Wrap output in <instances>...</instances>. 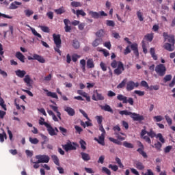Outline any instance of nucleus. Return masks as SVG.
<instances>
[{"mask_svg":"<svg viewBox=\"0 0 175 175\" xmlns=\"http://www.w3.org/2000/svg\"><path fill=\"white\" fill-rule=\"evenodd\" d=\"M155 72L162 77L164 75H166V67L163 64H159L155 67Z\"/></svg>","mask_w":175,"mask_h":175,"instance_id":"obj_1","label":"nucleus"},{"mask_svg":"<svg viewBox=\"0 0 175 175\" xmlns=\"http://www.w3.org/2000/svg\"><path fill=\"white\" fill-rule=\"evenodd\" d=\"M27 59H29V61H31V60L38 61V62H40V64H44V62H46V59H44L43 57L38 54H33L32 56H28Z\"/></svg>","mask_w":175,"mask_h":175,"instance_id":"obj_2","label":"nucleus"},{"mask_svg":"<svg viewBox=\"0 0 175 175\" xmlns=\"http://www.w3.org/2000/svg\"><path fill=\"white\" fill-rule=\"evenodd\" d=\"M163 36L165 39V40H167V42L171 44H175V39H174V36L172 34H167V33L164 32L163 33Z\"/></svg>","mask_w":175,"mask_h":175,"instance_id":"obj_3","label":"nucleus"},{"mask_svg":"<svg viewBox=\"0 0 175 175\" xmlns=\"http://www.w3.org/2000/svg\"><path fill=\"white\" fill-rule=\"evenodd\" d=\"M92 99L96 101L105 100V96H103L102 94L98 92V90H96L92 96Z\"/></svg>","mask_w":175,"mask_h":175,"instance_id":"obj_4","label":"nucleus"},{"mask_svg":"<svg viewBox=\"0 0 175 175\" xmlns=\"http://www.w3.org/2000/svg\"><path fill=\"white\" fill-rule=\"evenodd\" d=\"M36 159H40L42 163H49L50 161V157L46 154H38L36 156Z\"/></svg>","mask_w":175,"mask_h":175,"instance_id":"obj_5","label":"nucleus"},{"mask_svg":"<svg viewBox=\"0 0 175 175\" xmlns=\"http://www.w3.org/2000/svg\"><path fill=\"white\" fill-rule=\"evenodd\" d=\"M124 64L121 62H118V66L116 69L114 70L115 75H117V76H120L121 73H122V71L124 70Z\"/></svg>","mask_w":175,"mask_h":175,"instance_id":"obj_6","label":"nucleus"},{"mask_svg":"<svg viewBox=\"0 0 175 175\" xmlns=\"http://www.w3.org/2000/svg\"><path fill=\"white\" fill-rule=\"evenodd\" d=\"M135 87H139V83H135L132 81H130L126 83V90L128 91H132L135 88Z\"/></svg>","mask_w":175,"mask_h":175,"instance_id":"obj_7","label":"nucleus"},{"mask_svg":"<svg viewBox=\"0 0 175 175\" xmlns=\"http://www.w3.org/2000/svg\"><path fill=\"white\" fill-rule=\"evenodd\" d=\"M53 38L54 43L56 45V47H61V43H62L61 36L59 34L58 35L53 34Z\"/></svg>","mask_w":175,"mask_h":175,"instance_id":"obj_8","label":"nucleus"},{"mask_svg":"<svg viewBox=\"0 0 175 175\" xmlns=\"http://www.w3.org/2000/svg\"><path fill=\"white\" fill-rule=\"evenodd\" d=\"M130 117L133 118L134 121H143L144 120V117H143V116H140L136 113L131 112Z\"/></svg>","mask_w":175,"mask_h":175,"instance_id":"obj_9","label":"nucleus"},{"mask_svg":"<svg viewBox=\"0 0 175 175\" xmlns=\"http://www.w3.org/2000/svg\"><path fill=\"white\" fill-rule=\"evenodd\" d=\"M62 147L65 151H70V150H76V146L72 144V142H69L65 145H62Z\"/></svg>","mask_w":175,"mask_h":175,"instance_id":"obj_10","label":"nucleus"},{"mask_svg":"<svg viewBox=\"0 0 175 175\" xmlns=\"http://www.w3.org/2000/svg\"><path fill=\"white\" fill-rule=\"evenodd\" d=\"M47 131L51 136H57V132L50 124H46Z\"/></svg>","mask_w":175,"mask_h":175,"instance_id":"obj_11","label":"nucleus"},{"mask_svg":"<svg viewBox=\"0 0 175 175\" xmlns=\"http://www.w3.org/2000/svg\"><path fill=\"white\" fill-rule=\"evenodd\" d=\"M105 134H101L100 136L98 137V139L94 137V140H95V142H97L98 144H100L101 146H105Z\"/></svg>","mask_w":175,"mask_h":175,"instance_id":"obj_12","label":"nucleus"},{"mask_svg":"<svg viewBox=\"0 0 175 175\" xmlns=\"http://www.w3.org/2000/svg\"><path fill=\"white\" fill-rule=\"evenodd\" d=\"M163 47L165 50H167V51H174V44H170L169 42H166Z\"/></svg>","mask_w":175,"mask_h":175,"instance_id":"obj_13","label":"nucleus"},{"mask_svg":"<svg viewBox=\"0 0 175 175\" xmlns=\"http://www.w3.org/2000/svg\"><path fill=\"white\" fill-rule=\"evenodd\" d=\"M64 111H66V113H68V116H70V117H73V116L76 114L75 109H73L72 107L66 106L64 107Z\"/></svg>","mask_w":175,"mask_h":175,"instance_id":"obj_14","label":"nucleus"},{"mask_svg":"<svg viewBox=\"0 0 175 175\" xmlns=\"http://www.w3.org/2000/svg\"><path fill=\"white\" fill-rule=\"evenodd\" d=\"M15 74L18 77L23 79L27 75V72L25 70H17L15 71Z\"/></svg>","mask_w":175,"mask_h":175,"instance_id":"obj_15","label":"nucleus"},{"mask_svg":"<svg viewBox=\"0 0 175 175\" xmlns=\"http://www.w3.org/2000/svg\"><path fill=\"white\" fill-rule=\"evenodd\" d=\"M15 56L19 61L22 62L23 63L25 62V56L21 53V52H16Z\"/></svg>","mask_w":175,"mask_h":175,"instance_id":"obj_16","label":"nucleus"},{"mask_svg":"<svg viewBox=\"0 0 175 175\" xmlns=\"http://www.w3.org/2000/svg\"><path fill=\"white\" fill-rule=\"evenodd\" d=\"M100 108L102 110H104L105 111H108L109 113H111L113 114V109L110 107V105L106 104L105 105H100Z\"/></svg>","mask_w":175,"mask_h":175,"instance_id":"obj_17","label":"nucleus"},{"mask_svg":"<svg viewBox=\"0 0 175 175\" xmlns=\"http://www.w3.org/2000/svg\"><path fill=\"white\" fill-rule=\"evenodd\" d=\"M23 81L26 83L27 87H31V83H32V79H31V77L29 75L25 76Z\"/></svg>","mask_w":175,"mask_h":175,"instance_id":"obj_18","label":"nucleus"},{"mask_svg":"<svg viewBox=\"0 0 175 175\" xmlns=\"http://www.w3.org/2000/svg\"><path fill=\"white\" fill-rule=\"evenodd\" d=\"M88 14L89 16H91L92 18H100V14H99V12L89 11Z\"/></svg>","mask_w":175,"mask_h":175,"instance_id":"obj_19","label":"nucleus"},{"mask_svg":"<svg viewBox=\"0 0 175 175\" xmlns=\"http://www.w3.org/2000/svg\"><path fill=\"white\" fill-rule=\"evenodd\" d=\"M131 50H133L134 54L139 57V50L137 49V44H133L131 46Z\"/></svg>","mask_w":175,"mask_h":175,"instance_id":"obj_20","label":"nucleus"},{"mask_svg":"<svg viewBox=\"0 0 175 175\" xmlns=\"http://www.w3.org/2000/svg\"><path fill=\"white\" fill-rule=\"evenodd\" d=\"M21 5H22L21 2L14 1L10 4V9H11L12 10L14 9H17V8H18V6H20ZM17 5H18V6H17Z\"/></svg>","mask_w":175,"mask_h":175,"instance_id":"obj_21","label":"nucleus"},{"mask_svg":"<svg viewBox=\"0 0 175 175\" xmlns=\"http://www.w3.org/2000/svg\"><path fill=\"white\" fill-rule=\"evenodd\" d=\"M81 158L83 161H90L91 160V157L90 156L89 154L85 153V152H81Z\"/></svg>","mask_w":175,"mask_h":175,"instance_id":"obj_22","label":"nucleus"},{"mask_svg":"<svg viewBox=\"0 0 175 175\" xmlns=\"http://www.w3.org/2000/svg\"><path fill=\"white\" fill-rule=\"evenodd\" d=\"M86 65L89 69H92V68H95V64H94V59H89L87 61Z\"/></svg>","mask_w":175,"mask_h":175,"instance_id":"obj_23","label":"nucleus"},{"mask_svg":"<svg viewBox=\"0 0 175 175\" xmlns=\"http://www.w3.org/2000/svg\"><path fill=\"white\" fill-rule=\"evenodd\" d=\"M135 165L136 169H137L138 170H144V165H143V163L139 161H136L135 163Z\"/></svg>","mask_w":175,"mask_h":175,"instance_id":"obj_24","label":"nucleus"},{"mask_svg":"<svg viewBox=\"0 0 175 175\" xmlns=\"http://www.w3.org/2000/svg\"><path fill=\"white\" fill-rule=\"evenodd\" d=\"M54 12L56 14H64V13L66 12V10H65V8L64 7H60L58 9L54 10Z\"/></svg>","mask_w":175,"mask_h":175,"instance_id":"obj_25","label":"nucleus"},{"mask_svg":"<svg viewBox=\"0 0 175 175\" xmlns=\"http://www.w3.org/2000/svg\"><path fill=\"white\" fill-rule=\"evenodd\" d=\"M47 93V96H51V98H54L55 99H58V96L57 95V93L49 92V90H45Z\"/></svg>","mask_w":175,"mask_h":175,"instance_id":"obj_26","label":"nucleus"},{"mask_svg":"<svg viewBox=\"0 0 175 175\" xmlns=\"http://www.w3.org/2000/svg\"><path fill=\"white\" fill-rule=\"evenodd\" d=\"M1 131H3V133H0V142L1 143H3L5 142V139H8V136L6 135V133H5L3 129H1Z\"/></svg>","mask_w":175,"mask_h":175,"instance_id":"obj_27","label":"nucleus"},{"mask_svg":"<svg viewBox=\"0 0 175 175\" xmlns=\"http://www.w3.org/2000/svg\"><path fill=\"white\" fill-rule=\"evenodd\" d=\"M117 99H118V100H122L123 103H128V101H126V96L122 94L118 95Z\"/></svg>","mask_w":175,"mask_h":175,"instance_id":"obj_28","label":"nucleus"},{"mask_svg":"<svg viewBox=\"0 0 175 175\" xmlns=\"http://www.w3.org/2000/svg\"><path fill=\"white\" fill-rule=\"evenodd\" d=\"M100 43H102V39L96 38L94 41H93L92 46L94 47H98V46H99V44H100Z\"/></svg>","mask_w":175,"mask_h":175,"instance_id":"obj_29","label":"nucleus"},{"mask_svg":"<svg viewBox=\"0 0 175 175\" xmlns=\"http://www.w3.org/2000/svg\"><path fill=\"white\" fill-rule=\"evenodd\" d=\"M70 5L72 8H81L83 6V4L79 1H72Z\"/></svg>","mask_w":175,"mask_h":175,"instance_id":"obj_30","label":"nucleus"},{"mask_svg":"<svg viewBox=\"0 0 175 175\" xmlns=\"http://www.w3.org/2000/svg\"><path fill=\"white\" fill-rule=\"evenodd\" d=\"M51 159L53 161L55 165H57V166H59V159H58V157H57V155H52Z\"/></svg>","mask_w":175,"mask_h":175,"instance_id":"obj_31","label":"nucleus"},{"mask_svg":"<svg viewBox=\"0 0 175 175\" xmlns=\"http://www.w3.org/2000/svg\"><path fill=\"white\" fill-rule=\"evenodd\" d=\"M77 17H80V16L82 17H85V16H87V14L83 10H77Z\"/></svg>","mask_w":175,"mask_h":175,"instance_id":"obj_32","label":"nucleus"},{"mask_svg":"<svg viewBox=\"0 0 175 175\" xmlns=\"http://www.w3.org/2000/svg\"><path fill=\"white\" fill-rule=\"evenodd\" d=\"M24 13L26 17H31V16L33 14V11L32 10L27 9L24 10Z\"/></svg>","mask_w":175,"mask_h":175,"instance_id":"obj_33","label":"nucleus"},{"mask_svg":"<svg viewBox=\"0 0 175 175\" xmlns=\"http://www.w3.org/2000/svg\"><path fill=\"white\" fill-rule=\"evenodd\" d=\"M96 36L98 38H102L103 36H105V31L103 29H100L96 33Z\"/></svg>","mask_w":175,"mask_h":175,"instance_id":"obj_34","label":"nucleus"},{"mask_svg":"<svg viewBox=\"0 0 175 175\" xmlns=\"http://www.w3.org/2000/svg\"><path fill=\"white\" fill-rule=\"evenodd\" d=\"M0 106L6 111L8 109L6 108V105L5 104V100H3V98H0Z\"/></svg>","mask_w":175,"mask_h":175,"instance_id":"obj_35","label":"nucleus"},{"mask_svg":"<svg viewBox=\"0 0 175 175\" xmlns=\"http://www.w3.org/2000/svg\"><path fill=\"white\" fill-rule=\"evenodd\" d=\"M126 81H127L126 79H123V81L119 85H118L117 88L118 89L124 88V87H125V84H126Z\"/></svg>","mask_w":175,"mask_h":175,"instance_id":"obj_36","label":"nucleus"},{"mask_svg":"<svg viewBox=\"0 0 175 175\" xmlns=\"http://www.w3.org/2000/svg\"><path fill=\"white\" fill-rule=\"evenodd\" d=\"M147 135L150 136V137H157V134L155 133V132H154V131L152 130V129H150V131L147 133Z\"/></svg>","mask_w":175,"mask_h":175,"instance_id":"obj_37","label":"nucleus"},{"mask_svg":"<svg viewBox=\"0 0 175 175\" xmlns=\"http://www.w3.org/2000/svg\"><path fill=\"white\" fill-rule=\"evenodd\" d=\"M98 125H102V121H103V117L102 116H96L95 117Z\"/></svg>","mask_w":175,"mask_h":175,"instance_id":"obj_38","label":"nucleus"},{"mask_svg":"<svg viewBox=\"0 0 175 175\" xmlns=\"http://www.w3.org/2000/svg\"><path fill=\"white\" fill-rule=\"evenodd\" d=\"M109 140L110 142H112V143H114L115 144H118V146H121V144H122L120 141H119L118 139H114L113 137H109Z\"/></svg>","mask_w":175,"mask_h":175,"instance_id":"obj_39","label":"nucleus"},{"mask_svg":"<svg viewBox=\"0 0 175 175\" xmlns=\"http://www.w3.org/2000/svg\"><path fill=\"white\" fill-rule=\"evenodd\" d=\"M156 138L159 139V142H161V143H165V138H163V136L161 134V133H158L156 135Z\"/></svg>","mask_w":175,"mask_h":175,"instance_id":"obj_40","label":"nucleus"},{"mask_svg":"<svg viewBox=\"0 0 175 175\" xmlns=\"http://www.w3.org/2000/svg\"><path fill=\"white\" fill-rule=\"evenodd\" d=\"M72 46L75 49H79L80 47V42L77 40H73Z\"/></svg>","mask_w":175,"mask_h":175,"instance_id":"obj_41","label":"nucleus"},{"mask_svg":"<svg viewBox=\"0 0 175 175\" xmlns=\"http://www.w3.org/2000/svg\"><path fill=\"white\" fill-rule=\"evenodd\" d=\"M30 29H31L33 35H34V36H37L38 38H42V35H40L39 33H38V31H36L35 30V29H33V27H30Z\"/></svg>","mask_w":175,"mask_h":175,"instance_id":"obj_42","label":"nucleus"},{"mask_svg":"<svg viewBox=\"0 0 175 175\" xmlns=\"http://www.w3.org/2000/svg\"><path fill=\"white\" fill-rule=\"evenodd\" d=\"M79 144H81V148H82V150H86L87 149V147H85L86 146V143L84 140L83 139H81L79 141Z\"/></svg>","mask_w":175,"mask_h":175,"instance_id":"obj_43","label":"nucleus"},{"mask_svg":"<svg viewBox=\"0 0 175 175\" xmlns=\"http://www.w3.org/2000/svg\"><path fill=\"white\" fill-rule=\"evenodd\" d=\"M115 161L121 169L124 168V165L121 163V159L120 158L116 157Z\"/></svg>","mask_w":175,"mask_h":175,"instance_id":"obj_44","label":"nucleus"},{"mask_svg":"<svg viewBox=\"0 0 175 175\" xmlns=\"http://www.w3.org/2000/svg\"><path fill=\"white\" fill-rule=\"evenodd\" d=\"M123 146L126 148H133V144L129 143L128 142H124Z\"/></svg>","mask_w":175,"mask_h":175,"instance_id":"obj_45","label":"nucleus"},{"mask_svg":"<svg viewBox=\"0 0 175 175\" xmlns=\"http://www.w3.org/2000/svg\"><path fill=\"white\" fill-rule=\"evenodd\" d=\"M29 140L31 144H38V143H39V139H38V138L29 137Z\"/></svg>","mask_w":175,"mask_h":175,"instance_id":"obj_46","label":"nucleus"},{"mask_svg":"<svg viewBox=\"0 0 175 175\" xmlns=\"http://www.w3.org/2000/svg\"><path fill=\"white\" fill-rule=\"evenodd\" d=\"M40 28L42 32H46V33L50 32V29L47 26H40Z\"/></svg>","mask_w":175,"mask_h":175,"instance_id":"obj_47","label":"nucleus"},{"mask_svg":"<svg viewBox=\"0 0 175 175\" xmlns=\"http://www.w3.org/2000/svg\"><path fill=\"white\" fill-rule=\"evenodd\" d=\"M80 64H81V68L83 72H85V60L81 59L80 61Z\"/></svg>","mask_w":175,"mask_h":175,"instance_id":"obj_48","label":"nucleus"},{"mask_svg":"<svg viewBox=\"0 0 175 175\" xmlns=\"http://www.w3.org/2000/svg\"><path fill=\"white\" fill-rule=\"evenodd\" d=\"M81 96H83V98H85L88 102H91V97H90V96H88V94H87L85 92H83Z\"/></svg>","mask_w":175,"mask_h":175,"instance_id":"obj_49","label":"nucleus"},{"mask_svg":"<svg viewBox=\"0 0 175 175\" xmlns=\"http://www.w3.org/2000/svg\"><path fill=\"white\" fill-rule=\"evenodd\" d=\"M137 16L139 21H143L144 20V18H143V14L140 10L137 12Z\"/></svg>","mask_w":175,"mask_h":175,"instance_id":"obj_50","label":"nucleus"},{"mask_svg":"<svg viewBox=\"0 0 175 175\" xmlns=\"http://www.w3.org/2000/svg\"><path fill=\"white\" fill-rule=\"evenodd\" d=\"M119 114H120L121 116H131V111H128L126 110H124V111H120L119 112Z\"/></svg>","mask_w":175,"mask_h":175,"instance_id":"obj_51","label":"nucleus"},{"mask_svg":"<svg viewBox=\"0 0 175 175\" xmlns=\"http://www.w3.org/2000/svg\"><path fill=\"white\" fill-rule=\"evenodd\" d=\"M102 171L104 172V173H106L107 175H111V172H110V170L106 167H103Z\"/></svg>","mask_w":175,"mask_h":175,"instance_id":"obj_52","label":"nucleus"},{"mask_svg":"<svg viewBox=\"0 0 175 175\" xmlns=\"http://www.w3.org/2000/svg\"><path fill=\"white\" fill-rule=\"evenodd\" d=\"M108 167L109 169H111V170H113V172H117V170H118V166H117L116 165H111V164H109Z\"/></svg>","mask_w":175,"mask_h":175,"instance_id":"obj_53","label":"nucleus"},{"mask_svg":"<svg viewBox=\"0 0 175 175\" xmlns=\"http://www.w3.org/2000/svg\"><path fill=\"white\" fill-rule=\"evenodd\" d=\"M59 129L60 132H62V135L64 136H66V133L68 132V130H66V129H65V128H64L62 126L59 127Z\"/></svg>","mask_w":175,"mask_h":175,"instance_id":"obj_54","label":"nucleus"},{"mask_svg":"<svg viewBox=\"0 0 175 175\" xmlns=\"http://www.w3.org/2000/svg\"><path fill=\"white\" fill-rule=\"evenodd\" d=\"M153 118L157 122H161L163 120V118L161 116H154Z\"/></svg>","mask_w":175,"mask_h":175,"instance_id":"obj_55","label":"nucleus"},{"mask_svg":"<svg viewBox=\"0 0 175 175\" xmlns=\"http://www.w3.org/2000/svg\"><path fill=\"white\" fill-rule=\"evenodd\" d=\"M40 125H44V126L46 127V125H49V123L44 122V118H40V120H39Z\"/></svg>","mask_w":175,"mask_h":175,"instance_id":"obj_56","label":"nucleus"},{"mask_svg":"<svg viewBox=\"0 0 175 175\" xmlns=\"http://www.w3.org/2000/svg\"><path fill=\"white\" fill-rule=\"evenodd\" d=\"M79 58H80V55L77 54H74L72 56V60L73 61V62H76L77 59H79Z\"/></svg>","mask_w":175,"mask_h":175,"instance_id":"obj_57","label":"nucleus"},{"mask_svg":"<svg viewBox=\"0 0 175 175\" xmlns=\"http://www.w3.org/2000/svg\"><path fill=\"white\" fill-rule=\"evenodd\" d=\"M85 170L90 174H94V173H95V171H94L92 168L85 167Z\"/></svg>","mask_w":175,"mask_h":175,"instance_id":"obj_58","label":"nucleus"},{"mask_svg":"<svg viewBox=\"0 0 175 175\" xmlns=\"http://www.w3.org/2000/svg\"><path fill=\"white\" fill-rule=\"evenodd\" d=\"M165 118L168 125H172V118H170V117H169V116H167V115H166L165 116Z\"/></svg>","mask_w":175,"mask_h":175,"instance_id":"obj_59","label":"nucleus"},{"mask_svg":"<svg viewBox=\"0 0 175 175\" xmlns=\"http://www.w3.org/2000/svg\"><path fill=\"white\" fill-rule=\"evenodd\" d=\"M154 147L155 148H157V150H161V148H162V144L158 142L157 143L154 144Z\"/></svg>","mask_w":175,"mask_h":175,"instance_id":"obj_60","label":"nucleus"},{"mask_svg":"<svg viewBox=\"0 0 175 175\" xmlns=\"http://www.w3.org/2000/svg\"><path fill=\"white\" fill-rule=\"evenodd\" d=\"M111 68H116L118 66V62L116 60H113L111 64Z\"/></svg>","mask_w":175,"mask_h":175,"instance_id":"obj_61","label":"nucleus"},{"mask_svg":"<svg viewBox=\"0 0 175 175\" xmlns=\"http://www.w3.org/2000/svg\"><path fill=\"white\" fill-rule=\"evenodd\" d=\"M164 81L166 83L167 81H170V80H172V75H166L164 79H163Z\"/></svg>","mask_w":175,"mask_h":175,"instance_id":"obj_62","label":"nucleus"},{"mask_svg":"<svg viewBox=\"0 0 175 175\" xmlns=\"http://www.w3.org/2000/svg\"><path fill=\"white\" fill-rule=\"evenodd\" d=\"M107 25H108V27H114L116 24L113 21H107Z\"/></svg>","mask_w":175,"mask_h":175,"instance_id":"obj_63","label":"nucleus"},{"mask_svg":"<svg viewBox=\"0 0 175 175\" xmlns=\"http://www.w3.org/2000/svg\"><path fill=\"white\" fill-rule=\"evenodd\" d=\"M144 175H154V172L151 170H147L146 172Z\"/></svg>","mask_w":175,"mask_h":175,"instance_id":"obj_64","label":"nucleus"}]
</instances>
